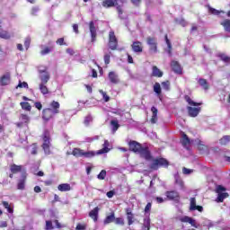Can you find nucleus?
I'll use <instances>...</instances> for the list:
<instances>
[{
    "label": "nucleus",
    "mask_w": 230,
    "mask_h": 230,
    "mask_svg": "<svg viewBox=\"0 0 230 230\" xmlns=\"http://www.w3.org/2000/svg\"><path fill=\"white\" fill-rule=\"evenodd\" d=\"M114 222L117 226H125V219H123L122 217L115 218Z\"/></svg>",
    "instance_id": "obj_42"
},
{
    "label": "nucleus",
    "mask_w": 230,
    "mask_h": 230,
    "mask_svg": "<svg viewBox=\"0 0 230 230\" xmlns=\"http://www.w3.org/2000/svg\"><path fill=\"white\" fill-rule=\"evenodd\" d=\"M25 184H26V176H23L22 179L18 181L17 189L24 190Z\"/></svg>",
    "instance_id": "obj_34"
},
{
    "label": "nucleus",
    "mask_w": 230,
    "mask_h": 230,
    "mask_svg": "<svg viewBox=\"0 0 230 230\" xmlns=\"http://www.w3.org/2000/svg\"><path fill=\"white\" fill-rule=\"evenodd\" d=\"M31 42V39L30 37H27L24 41V47L26 48V49L30 48Z\"/></svg>",
    "instance_id": "obj_52"
},
{
    "label": "nucleus",
    "mask_w": 230,
    "mask_h": 230,
    "mask_svg": "<svg viewBox=\"0 0 230 230\" xmlns=\"http://www.w3.org/2000/svg\"><path fill=\"white\" fill-rule=\"evenodd\" d=\"M89 28L92 37V42H94L96 40V26L94 25V22H90Z\"/></svg>",
    "instance_id": "obj_16"
},
{
    "label": "nucleus",
    "mask_w": 230,
    "mask_h": 230,
    "mask_svg": "<svg viewBox=\"0 0 230 230\" xmlns=\"http://www.w3.org/2000/svg\"><path fill=\"white\" fill-rule=\"evenodd\" d=\"M34 106L36 107V109H38V111L42 110V103H40V102H35Z\"/></svg>",
    "instance_id": "obj_62"
},
{
    "label": "nucleus",
    "mask_w": 230,
    "mask_h": 230,
    "mask_svg": "<svg viewBox=\"0 0 230 230\" xmlns=\"http://www.w3.org/2000/svg\"><path fill=\"white\" fill-rule=\"evenodd\" d=\"M73 30H74V31H75V33H79V31H78V24H74L73 25Z\"/></svg>",
    "instance_id": "obj_64"
},
{
    "label": "nucleus",
    "mask_w": 230,
    "mask_h": 230,
    "mask_svg": "<svg viewBox=\"0 0 230 230\" xmlns=\"http://www.w3.org/2000/svg\"><path fill=\"white\" fill-rule=\"evenodd\" d=\"M91 121H93V117L91 115L86 116L84 119V125H86V127L89 126Z\"/></svg>",
    "instance_id": "obj_51"
},
{
    "label": "nucleus",
    "mask_w": 230,
    "mask_h": 230,
    "mask_svg": "<svg viewBox=\"0 0 230 230\" xmlns=\"http://www.w3.org/2000/svg\"><path fill=\"white\" fill-rule=\"evenodd\" d=\"M162 87L164 89V91H170V81L163 82Z\"/></svg>",
    "instance_id": "obj_46"
},
{
    "label": "nucleus",
    "mask_w": 230,
    "mask_h": 230,
    "mask_svg": "<svg viewBox=\"0 0 230 230\" xmlns=\"http://www.w3.org/2000/svg\"><path fill=\"white\" fill-rule=\"evenodd\" d=\"M53 46L50 47H42L41 46V51L40 55H48L49 53H51V50L53 49Z\"/></svg>",
    "instance_id": "obj_32"
},
{
    "label": "nucleus",
    "mask_w": 230,
    "mask_h": 230,
    "mask_svg": "<svg viewBox=\"0 0 230 230\" xmlns=\"http://www.w3.org/2000/svg\"><path fill=\"white\" fill-rule=\"evenodd\" d=\"M127 218H128V225L132 226V224H134V214L128 215Z\"/></svg>",
    "instance_id": "obj_47"
},
{
    "label": "nucleus",
    "mask_w": 230,
    "mask_h": 230,
    "mask_svg": "<svg viewBox=\"0 0 230 230\" xmlns=\"http://www.w3.org/2000/svg\"><path fill=\"white\" fill-rule=\"evenodd\" d=\"M55 112H53L51 111V109H44L42 111V118L43 119H45V121H49V119H51V118H53V116H55Z\"/></svg>",
    "instance_id": "obj_12"
},
{
    "label": "nucleus",
    "mask_w": 230,
    "mask_h": 230,
    "mask_svg": "<svg viewBox=\"0 0 230 230\" xmlns=\"http://www.w3.org/2000/svg\"><path fill=\"white\" fill-rule=\"evenodd\" d=\"M181 145L185 148H189L190 145H191V141L190 140V137H188V135L185 133H181Z\"/></svg>",
    "instance_id": "obj_18"
},
{
    "label": "nucleus",
    "mask_w": 230,
    "mask_h": 230,
    "mask_svg": "<svg viewBox=\"0 0 230 230\" xmlns=\"http://www.w3.org/2000/svg\"><path fill=\"white\" fill-rule=\"evenodd\" d=\"M221 26L225 28V31L230 33V20L226 19L221 22Z\"/></svg>",
    "instance_id": "obj_31"
},
{
    "label": "nucleus",
    "mask_w": 230,
    "mask_h": 230,
    "mask_svg": "<svg viewBox=\"0 0 230 230\" xmlns=\"http://www.w3.org/2000/svg\"><path fill=\"white\" fill-rule=\"evenodd\" d=\"M182 173H183L184 175H190V173H193V170L188 169V168H186V167H183V168H182Z\"/></svg>",
    "instance_id": "obj_50"
},
{
    "label": "nucleus",
    "mask_w": 230,
    "mask_h": 230,
    "mask_svg": "<svg viewBox=\"0 0 230 230\" xmlns=\"http://www.w3.org/2000/svg\"><path fill=\"white\" fill-rule=\"evenodd\" d=\"M46 229L47 230L53 229V223L51 221H46Z\"/></svg>",
    "instance_id": "obj_59"
},
{
    "label": "nucleus",
    "mask_w": 230,
    "mask_h": 230,
    "mask_svg": "<svg viewBox=\"0 0 230 230\" xmlns=\"http://www.w3.org/2000/svg\"><path fill=\"white\" fill-rule=\"evenodd\" d=\"M198 82L205 91H208V89H209V84H208V81L206 79L200 78Z\"/></svg>",
    "instance_id": "obj_28"
},
{
    "label": "nucleus",
    "mask_w": 230,
    "mask_h": 230,
    "mask_svg": "<svg viewBox=\"0 0 230 230\" xmlns=\"http://www.w3.org/2000/svg\"><path fill=\"white\" fill-rule=\"evenodd\" d=\"M57 44H58L59 46H64L66 45V43H64V38H59L58 39V40L56 41Z\"/></svg>",
    "instance_id": "obj_61"
},
{
    "label": "nucleus",
    "mask_w": 230,
    "mask_h": 230,
    "mask_svg": "<svg viewBox=\"0 0 230 230\" xmlns=\"http://www.w3.org/2000/svg\"><path fill=\"white\" fill-rule=\"evenodd\" d=\"M186 102L189 103V105H193L194 107H199V105H202L201 102H195L191 100L190 97H185Z\"/></svg>",
    "instance_id": "obj_40"
},
{
    "label": "nucleus",
    "mask_w": 230,
    "mask_h": 230,
    "mask_svg": "<svg viewBox=\"0 0 230 230\" xmlns=\"http://www.w3.org/2000/svg\"><path fill=\"white\" fill-rule=\"evenodd\" d=\"M128 146H129V150L131 152H134L135 154H139L141 148L143 147V146H141V144H139V142H137L134 140L129 141Z\"/></svg>",
    "instance_id": "obj_8"
},
{
    "label": "nucleus",
    "mask_w": 230,
    "mask_h": 230,
    "mask_svg": "<svg viewBox=\"0 0 230 230\" xmlns=\"http://www.w3.org/2000/svg\"><path fill=\"white\" fill-rule=\"evenodd\" d=\"M39 73H40V79L41 81V84H48V82H49V73L48 72V67H44L40 68L39 69Z\"/></svg>",
    "instance_id": "obj_6"
},
{
    "label": "nucleus",
    "mask_w": 230,
    "mask_h": 230,
    "mask_svg": "<svg viewBox=\"0 0 230 230\" xmlns=\"http://www.w3.org/2000/svg\"><path fill=\"white\" fill-rule=\"evenodd\" d=\"M154 91L156 93L158 96L161 95V84L159 83H155L154 85Z\"/></svg>",
    "instance_id": "obj_41"
},
{
    "label": "nucleus",
    "mask_w": 230,
    "mask_h": 230,
    "mask_svg": "<svg viewBox=\"0 0 230 230\" xmlns=\"http://www.w3.org/2000/svg\"><path fill=\"white\" fill-rule=\"evenodd\" d=\"M175 182L181 190L184 188V181L181 178H176Z\"/></svg>",
    "instance_id": "obj_49"
},
{
    "label": "nucleus",
    "mask_w": 230,
    "mask_h": 230,
    "mask_svg": "<svg viewBox=\"0 0 230 230\" xmlns=\"http://www.w3.org/2000/svg\"><path fill=\"white\" fill-rule=\"evenodd\" d=\"M87 229V225L86 224H77L75 230H85Z\"/></svg>",
    "instance_id": "obj_48"
},
{
    "label": "nucleus",
    "mask_w": 230,
    "mask_h": 230,
    "mask_svg": "<svg viewBox=\"0 0 230 230\" xmlns=\"http://www.w3.org/2000/svg\"><path fill=\"white\" fill-rule=\"evenodd\" d=\"M138 154L141 157L146 159V161H152V163L149 165V168H151V170H159L160 166H168V160L164 158L154 159L148 146H142Z\"/></svg>",
    "instance_id": "obj_1"
},
{
    "label": "nucleus",
    "mask_w": 230,
    "mask_h": 230,
    "mask_svg": "<svg viewBox=\"0 0 230 230\" xmlns=\"http://www.w3.org/2000/svg\"><path fill=\"white\" fill-rule=\"evenodd\" d=\"M18 87H20L21 89H22V88H28V83H26V82H23V83H19V84L17 85V88Z\"/></svg>",
    "instance_id": "obj_60"
},
{
    "label": "nucleus",
    "mask_w": 230,
    "mask_h": 230,
    "mask_svg": "<svg viewBox=\"0 0 230 230\" xmlns=\"http://www.w3.org/2000/svg\"><path fill=\"white\" fill-rule=\"evenodd\" d=\"M12 37H13V34L6 31H0V39H12Z\"/></svg>",
    "instance_id": "obj_27"
},
{
    "label": "nucleus",
    "mask_w": 230,
    "mask_h": 230,
    "mask_svg": "<svg viewBox=\"0 0 230 230\" xmlns=\"http://www.w3.org/2000/svg\"><path fill=\"white\" fill-rule=\"evenodd\" d=\"M20 105L23 111H27L28 112L31 111V105H30V102H21Z\"/></svg>",
    "instance_id": "obj_37"
},
{
    "label": "nucleus",
    "mask_w": 230,
    "mask_h": 230,
    "mask_svg": "<svg viewBox=\"0 0 230 230\" xmlns=\"http://www.w3.org/2000/svg\"><path fill=\"white\" fill-rule=\"evenodd\" d=\"M116 219V216L114 212H112L110 216H107L106 218L103 221L104 226H107L108 224H111Z\"/></svg>",
    "instance_id": "obj_26"
},
{
    "label": "nucleus",
    "mask_w": 230,
    "mask_h": 230,
    "mask_svg": "<svg viewBox=\"0 0 230 230\" xmlns=\"http://www.w3.org/2000/svg\"><path fill=\"white\" fill-rule=\"evenodd\" d=\"M144 230H150V219H146L144 223Z\"/></svg>",
    "instance_id": "obj_54"
},
{
    "label": "nucleus",
    "mask_w": 230,
    "mask_h": 230,
    "mask_svg": "<svg viewBox=\"0 0 230 230\" xmlns=\"http://www.w3.org/2000/svg\"><path fill=\"white\" fill-rule=\"evenodd\" d=\"M58 191H71V185L69 183H62L58 186Z\"/></svg>",
    "instance_id": "obj_24"
},
{
    "label": "nucleus",
    "mask_w": 230,
    "mask_h": 230,
    "mask_svg": "<svg viewBox=\"0 0 230 230\" xmlns=\"http://www.w3.org/2000/svg\"><path fill=\"white\" fill-rule=\"evenodd\" d=\"M30 123V116L26 114H21L20 115V122H16L15 125L18 127V128H22V127L25 125V127H28V124Z\"/></svg>",
    "instance_id": "obj_7"
},
{
    "label": "nucleus",
    "mask_w": 230,
    "mask_h": 230,
    "mask_svg": "<svg viewBox=\"0 0 230 230\" xmlns=\"http://www.w3.org/2000/svg\"><path fill=\"white\" fill-rule=\"evenodd\" d=\"M72 155H74V157H85L86 159H91V157H94V155H96V152L84 151L78 147H75L72 151Z\"/></svg>",
    "instance_id": "obj_2"
},
{
    "label": "nucleus",
    "mask_w": 230,
    "mask_h": 230,
    "mask_svg": "<svg viewBox=\"0 0 230 230\" xmlns=\"http://www.w3.org/2000/svg\"><path fill=\"white\" fill-rule=\"evenodd\" d=\"M111 146V144L108 142V140L104 141V144L102 145V148L98 150L95 153V155H102V154H107L111 151V148H109V146Z\"/></svg>",
    "instance_id": "obj_13"
},
{
    "label": "nucleus",
    "mask_w": 230,
    "mask_h": 230,
    "mask_svg": "<svg viewBox=\"0 0 230 230\" xmlns=\"http://www.w3.org/2000/svg\"><path fill=\"white\" fill-rule=\"evenodd\" d=\"M151 112H152L151 123L155 124L157 123V108L153 106L151 108Z\"/></svg>",
    "instance_id": "obj_25"
},
{
    "label": "nucleus",
    "mask_w": 230,
    "mask_h": 230,
    "mask_svg": "<svg viewBox=\"0 0 230 230\" xmlns=\"http://www.w3.org/2000/svg\"><path fill=\"white\" fill-rule=\"evenodd\" d=\"M220 145H227V143H230V136L226 135L224 136L220 140H219Z\"/></svg>",
    "instance_id": "obj_38"
},
{
    "label": "nucleus",
    "mask_w": 230,
    "mask_h": 230,
    "mask_svg": "<svg viewBox=\"0 0 230 230\" xmlns=\"http://www.w3.org/2000/svg\"><path fill=\"white\" fill-rule=\"evenodd\" d=\"M165 197L168 199V200H174V202H179V200H181L179 192L175 190L166 191Z\"/></svg>",
    "instance_id": "obj_9"
},
{
    "label": "nucleus",
    "mask_w": 230,
    "mask_h": 230,
    "mask_svg": "<svg viewBox=\"0 0 230 230\" xmlns=\"http://www.w3.org/2000/svg\"><path fill=\"white\" fill-rule=\"evenodd\" d=\"M40 91L41 94H48L49 93L48 86H46V84H44V83L40 84Z\"/></svg>",
    "instance_id": "obj_33"
},
{
    "label": "nucleus",
    "mask_w": 230,
    "mask_h": 230,
    "mask_svg": "<svg viewBox=\"0 0 230 230\" xmlns=\"http://www.w3.org/2000/svg\"><path fill=\"white\" fill-rule=\"evenodd\" d=\"M98 213H100V208L95 207L93 210L89 212L90 218H93V221L98 222Z\"/></svg>",
    "instance_id": "obj_19"
},
{
    "label": "nucleus",
    "mask_w": 230,
    "mask_h": 230,
    "mask_svg": "<svg viewBox=\"0 0 230 230\" xmlns=\"http://www.w3.org/2000/svg\"><path fill=\"white\" fill-rule=\"evenodd\" d=\"M210 13H213V15H218L219 13H222V11H218L217 9L210 8L209 9Z\"/></svg>",
    "instance_id": "obj_58"
},
{
    "label": "nucleus",
    "mask_w": 230,
    "mask_h": 230,
    "mask_svg": "<svg viewBox=\"0 0 230 230\" xmlns=\"http://www.w3.org/2000/svg\"><path fill=\"white\" fill-rule=\"evenodd\" d=\"M190 211H199V213L204 211V208H202V206L197 205V199L195 198H190Z\"/></svg>",
    "instance_id": "obj_10"
},
{
    "label": "nucleus",
    "mask_w": 230,
    "mask_h": 230,
    "mask_svg": "<svg viewBox=\"0 0 230 230\" xmlns=\"http://www.w3.org/2000/svg\"><path fill=\"white\" fill-rule=\"evenodd\" d=\"M187 110H188L189 115L191 118H197V116H199V112H200V108L188 107Z\"/></svg>",
    "instance_id": "obj_20"
},
{
    "label": "nucleus",
    "mask_w": 230,
    "mask_h": 230,
    "mask_svg": "<svg viewBox=\"0 0 230 230\" xmlns=\"http://www.w3.org/2000/svg\"><path fill=\"white\" fill-rule=\"evenodd\" d=\"M189 224H190V226H192V227H195L196 229L199 228V225L197 224V221H195V219L190 218V221L189 222Z\"/></svg>",
    "instance_id": "obj_56"
},
{
    "label": "nucleus",
    "mask_w": 230,
    "mask_h": 230,
    "mask_svg": "<svg viewBox=\"0 0 230 230\" xmlns=\"http://www.w3.org/2000/svg\"><path fill=\"white\" fill-rule=\"evenodd\" d=\"M152 76H156L157 78L163 77V71L159 69L156 66H153V71H152Z\"/></svg>",
    "instance_id": "obj_23"
},
{
    "label": "nucleus",
    "mask_w": 230,
    "mask_h": 230,
    "mask_svg": "<svg viewBox=\"0 0 230 230\" xmlns=\"http://www.w3.org/2000/svg\"><path fill=\"white\" fill-rule=\"evenodd\" d=\"M99 138H100V137L95 136L93 137H86L85 141H86V143H92V141H94V140L99 139Z\"/></svg>",
    "instance_id": "obj_57"
},
{
    "label": "nucleus",
    "mask_w": 230,
    "mask_h": 230,
    "mask_svg": "<svg viewBox=\"0 0 230 230\" xmlns=\"http://www.w3.org/2000/svg\"><path fill=\"white\" fill-rule=\"evenodd\" d=\"M114 1L113 0H104L102 2V6L104 8H112V6H114Z\"/></svg>",
    "instance_id": "obj_35"
},
{
    "label": "nucleus",
    "mask_w": 230,
    "mask_h": 230,
    "mask_svg": "<svg viewBox=\"0 0 230 230\" xmlns=\"http://www.w3.org/2000/svg\"><path fill=\"white\" fill-rule=\"evenodd\" d=\"M171 67L174 73L177 75H182V67H181V65L177 61H172Z\"/></svg>",
    "instance_id": "obj_14"
},
{
    "label": "nucleus",
    "mask_w": 230,
    "mask_h": 230,
    "mask_svg": "<svg viewBox=\"0 0 230 230\" xmlns=\"http://www.w3.org/2000/svg\"><path fill=\"white\" fill-rule=\"evenodd\" d=\"M1 85H8L10 84V75H4L0 80Z\"/></svg>",
    "instance_id": "obj_29"
},
{
    "label": "nucleus",
    "mask_w": 230,
    "mask_h": 230,
    "mask_svg": "<svg viewBox=\"0 0 230 230\" xmlns=\"http://www.w3.org/2000/svg\"><path fill=\"white\" fill-rule=\"evenodd\" d=\"M181 222H185L187 224H190V221L191 220V217H188V216H184L183 217H181Z\"/></svg>",
    "instance_id": "obj_55"
},
{
    "label": "nucleus",
    "mask_w": 230,
    "mask_h": 230,
    "mask_svg": "<svg viewBox=\"0 0 230 230\" xmlns=\"http://www.w3.org/2000/svg\"><path fill=\"white\" fill-rule=\"evenodd\" d=\"M226 191H227V189H226V187L222 185L216 186V193H217L216 202H224V200H226V199L229 197V193Z\"/></svg>",
    "instance_id": "obj_3"
},
{
    "label": "nucleus",
    "mask_w": 230,
    "mask_h": 230,
    "mask_svg": "<svg viewBox=\"0 0 230 230\" xmlns=\"http://www.w3.org/2000/svg\"><path fill=\"white\" fill-rule=\"evenodd\" d=\"M109 80L111 82V84H118L119 82V77L118 76V74L116 72H110L108 75Z\"/></svg>",
    "instance_id": "obj_21"
},
{
    "label": "nucleus",
    "mask_w": 230,
    "mask_h": 230,
    "mask_svg": "<svg viewBox=\"0 0 230 230\" xmlns=\"http://www.w3.org/2000/svg\"><path fill=\"white\" fill-rule=\"evenodd\" d=\"M131 47L135 53H143V43H141L140 41L133 42Z\"/></svg>",
    "instance_id": "obj_15"
},
{
    "label": "nucleus",
    "mask_w": 230,
    "mask_h": 230,
    "mask_svg": "<svg viewBox=\"0 0 230 230\" xmlns=\"http://www.w3.org/2000/svg\"><path fill=\"white\" fill-rule=\"evenodd\" d=\"M4 208L7 210V213L13 215V203H8V201H2Z\"/></svg>",
    "instance_id": "obj_22"
},
{
    "label": "nucleus",
    "mask_w": 230,
    "mask_h": 230,
    "mask_svg": "<svg viewBox=\"0 0 230 230\" xmlns=\"http://www.w3.org/2000/svg\"><path fill=\"white\" fill-rule=\"evenodd\" d=\"M108 46L110 49H112V51L118 49V38H116V34L114 33V31H111L109 32Z\"/></svg>",
    "instance_id": "obj_5"
},
{
    "label": "nucleus",
    "mask_w": 230,
    "mask_h": 230,
    "mask_svg": "<svg viewBox=\"0 0 230 230\" xmlns=\"http://www.w3.org/2000/svg\"><path fill=\"white\" fill-rule=\"evenodd\" d=\"M54 114H58L60 112V103L57 101L50 102V108Z\"/></svg>",
    "instance_id": "obj_17"
},
{
    "label": "nucleus",
    "mask_w": 230,
    "mask_h": 230,
    "mask_svg": "<svg viewBox=\"0 0 230 230\" xmlns=\"http://www.w3.org/2000/svg\"><path fill=\"white\" fill-rule=\"evenodd\" d=\"M104 62L106 65L111 64V54H104Z\"/></svg>",
    "instance_id": "obj_53"
},
{
    "label": "nucleus",
    "mask_w": 230,
    "mask_h": 230,
    "mask_svg": "<svg viewBox=\"0 0 230 230\" xmlns=\"http://www.w3.org/2000/svg\"><path fill=\"white\" fill-rule=\"evenodd\" d=\"M217 57H218L223 62H225L226 64H229V62H230V58L227 57V55L219 53V54H217Z\"/></svg>",
    "instance_id": "obj_36"
},
{
    "label": "nucleus",
    "mask_w": 230,
    "mask_h": 230,
    "mask_svg": "<svg viewBox=\"0 0 230 230\" xmlns=\"http://www.w3.org/2000/svg\"><path fill=\"white\" fill-rule=\"evenodd\" d=\"M43 144H42V148L45 152V154H51V151H49V146H51V136L49 134V130H45L43 132Z\"/></svg>",
    "instance_id": "obj_4"
},
{
    "label": "nucleus",
    "mask_w": 230,
    "mask_h": 230,
    "mask_svg": "<svg viewBox=\"0 0 230 230\" xmlns=\"http://www.w3.org/2000/svg\"><path fill=\"white\" fill-rule=\"evenodd\" d=\"M165 42L169 49L168 53H169L170 57H172V43L170 42V40L168 39V35H165Z\"/></svg>",
    "instance_id": "obj_43"
},
{
    "label": "nucleus",
    "mask_w": 230,
    "mask_h": 230,
    "mask_svg": "<svg viewBox=\"0 0 230 230\" xmlns=\"http://www.w3.org/2000/svg\"><path fill=\"white\" fill-rule=\"evenodd\" d=\"M106 195L108 199H112V197H114V190L108 191Z\"/></svg>",
    "instance_id": "obj_63"
},
{
    "label": "nucleus",
    "mask_w": 230,
    "mask_h": 230,
    "mask_svg": "<svg viewBox=\"0 0 230 230\" xmlns=\"http://www.w3.org/2000/svg\"><path fill=\"white\" fill-rule=\"evenodd\" d=\"M111 125L112 127L113 132H116V130L119 128V123L116 119L111 120Z\"/></svg>",
    "instance_id": "obj_39"
},
{
    "label": "nucleus",
    "mask_w": 230,
    "mask_h": 230,
    "mask_svg": "<svg viewBox=\"0 0 230 230\" xmlns=\"http://www.w3.org/2000/svg\"><path fill=\"white\" fill-rule=\"evenodd\" d=\"M97 177L100 181H103V179H105V177H107V171H105V170L101 171V172L98 174Z\"/></svg>",
    "instance_id": "obj_44"
},
{
    "label": "nucleus",
    "mask_w": 230,
    "mask_h": 230,
    "mask_svg": "<svg viewBox=\"0 0 230 230\" xmlns=\"http://www.w3.org/2000/svg\"><path fill=\"white\" fill-rule=\"evenodd\" d=\"M148 46H150V51L157 53V39L147 37L146 39Z\"/></svg>",
    "instance_id": "obj_11"
},
{
    "label": "nucleus",
    "mask_w": 230,
    "mask_h": 230,
    "mask_svg": "<svg viewBox=\"0 0 230 230\" xmlns=\"http://www.w3.org/2000/svg\"><path fill=\"white\" fill-rule=\"evenodd\" d=\"M99 93L102 95L104 102H109L111 100V97L107 95V93L103 92V90H100Z\"/></svg>",
    "instance_id": "obj_45"
},
{
    "label": "nucleus",
    "mask_w": 230,
    "mask_h": 230,
    "mask_svg": "<svg viewBox=\"0 0 230 230\" xmlns=\"http://www.w3.org/2000/svg\"><path fill=\"white\" fill-rule=\"evenodd\" d=\"M12 173H19L22 170V166L17 164H12L10 167Z\"/></svg>",
    "instance_id": "obj_30"
}]
</instances>
